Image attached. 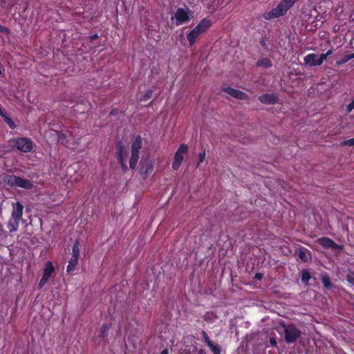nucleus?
<instances>
[{
	"instance_id": "1",
	"label": "nucleus",
	"mask_w": 354,
	"mask_h": 354,
	"mask_svg": "<svg viewBox=\"0 0 354 354\" xmlns=\"http://www.w3.org/2000/svg\"><path fill=\"white\" fill-rule=\"evenodd\" d=\"M299 0H281L276 8H272L269 12L263 13V17L266 20H270L274 18H278L284 16L288 10H290L295 3Z\"/></svg>"
},
{
	"instance_id": "2",
	"label": "nucleus",
	"mask_w": 354,
	"mask_h": 354,
	"mask_svg": "<svg viewBox=\"0 0 354 354\" xmlns=\"http://www.w3.org/2000/svg\"><path fill=\"white\" fill-rule=\"evenodd\" d=\"M212 25L209 19L207 18L203 19L199 24L194 27L187 35V39L190 46H192L196 39L203 34Z\"/></svg>"
},
{
	"instance_id": "3",
	"label": "nucleus",
	"mask_w": 354,
	"mask_h": 354,
	"mask_svg": "<svg viewBox=\"0 0 354 354\" xmlns=\"http://www.w3.org/2000/svg\"><path fill=\"white\" fill-rule=\"evenodd\" d=\"M4 182L12 187H20L28 190L32 189L34 186L30 180L15 175H7L4 178Z\"/></svg>"
},
{
	"instance_id": "4",
	"label": "nucleus",
	"mask_w": 354,
	"mask_h": 354,
	"mask_svg": "<svg viewBox=\"0 0 354 354\" xmlns=\"http://www.w3.org/2000/svg\"><path fill=\"white\" fill-rule=\"evenodd\" d=\"M281 326L283 328L284 340L288 344L295 342L301 335V330L293 324L282 323Z\"/></svg>"
},
{
	"instance_id": "5",
	"label": "nucleus",
	"mask_w": 354,
	"mask_h": 354,
	"mask_svg": "<svg viewBox=\"0 0 354 354\" xmlns=\"http://www.w3.org/2000/svg\"><path fill=\"white\" fill-rule=\"evenodd\" d=\"M9 142L12 147L24 153L30 152L33 148L32 141L28 138H13L9 140Z\"/></svg>"
},
{
	"instance_id": "6",
	"label": "nucleus",
	"mask_w": 354,
	"mask_h": 354,
	"mask_svg": "<svg viewBox=\"0 0 354 354\" xmlns=\"http://www.w3.org/2000/svg\"><path fill=\"white\" fill-rule=\"evenodd\" d=\"M188 151V146L186 144H180L178 149L176 151L172 162V169L178 170L184 159V154Z\"/></svg>"
},
{
	"instance_id": "7",
	"label": "nucleus",
	"mask_w": 354,
	"mask_h": 354,
	"mask_svg": "<svg viewBox=\"0 0 354 354\" xmlns=\"http://www.w3.org/2000/svg\"><path fill=\"white\" fill-rule=\"evenodd\" d=\"M54 272L55 268L53 263L51 261H47L45 263L42 277L37 286L39 290L41 289L45 286Z\"/></svg>"
},
{
	"instance_id": "8",
	"label": "nucleus",
	"mask_w": 354,
	"mask_h": 354,
	"mask_svg": "<svg viewBox=\"0 0 354 354\" xmlns=\"http://www.w3.org/2000/svg\"><path fill=\"white\" fill-rule=\"evenodd\" d=\"M317 243L325 249H333L337 250H342L344 248L343 245H338L335 243L331 239L324 236L317 239Z\"/></svg>"
},
{
	"instance_id": "9",
	"label": "nucleus",
	"mask_w": 354,
	"mask_h": 354,
	"mask_svg": "<svg viewBox=\"0 0 354 354\" xmlns=\"http://www.w3.org/2000/svg\"><path fill=\"white\" fill-rule=\"evenodd\" d=\"M222 91L237 100H244L249 98V96L245 93L230 86L224 87L222 88Z\"/></svg>"
},
{
	"instance_id": "10",
	"label": "nucleus",
	"mask_w": 354,
	"mask_h": 354,
	"mask_svg": "<svg viewBox=\"0 0 354 354\" xmlns=\"http://www.w3.org/2000/svg\"><path fill=\"white\" fill-rule=\"evenodd\" d=\"M176 25L180 26L187 23L190 20L187 11L182 8H178L175 13Z\"/></svg>"
},
{
	"instance_id": "11",
	"label": "nucleus",
	"mask_w": 354,
	"mask_h": 354,
	"mask_svg": "<svg viewBox=\"0 0 354 354\" xmlns=\"http://www.w3.org/2000/svg\"><path fill=\"white\" fill-rule=\"evenodd\" d=\"M153 167L151 160L149 159L140 160V174L142 178H146L152 171Z\"/></svg>"
},
{
	"instance_id": "12",
	"label": "nucleus",
	"mask_w": 354,
	"mask_h": 354,
	"mask_svg": "<svg viewBox=\"0 0 354 354\" xmlns=\"http://www.w3.org/2000/svg\"><path fill=\"white\" fill-rule=\"evenodd\" d=\"M259 100L265 104H275L278 102L279 98L274 93H266L260 95Z\"/></svg>"
},
{
	"instance_id": "13",
	"label": "nucleus",
	"mask_w": 354,
	"mask_h": 354,
	"mask_svg": "<svg viewBox=\"0 0 354 354\" xmlns=\"http://www.w3.org/2000/svg\"><path fill=\"white\" fill-rule=\"evenodd\" d=\"M24 206L20 202H17L12 205V218L19 221L22 218Z\"/></svg>"
},
{
	"instance_id": "14",
	"label": "nucleus",
	"mask_w": 354,
	"mask_h": 354,
	"mask_svg": "<svg viewBox=\"0 0 354 354\" xmlns=\"http://www.w3.org/2000/svg\"><path fill=\"white\" fill-rule=\"evenodd\" d=\"M296 254L299 259L304 263H306L310 259V252L304 247L300 246L296 250Z\"/></svg>"
},
{
	"instance_id": "15",
	"label": "nucleus",
	"mask_w": 354,
	"mask_h": 354,
	"mask_svg": "<svg viewBox=\"0 0 354 354\" xmlns=\"http://www.w3.org/2000/svg\"><path fill=\"white\" fill-rule=\"evenodd\" d=\"M304 60L306 64L309 65L310 66H320V64H318V55L316 54H308L304 57Z\"/></svg>"
},
{
	"instance_id": "16",
	"label": "nucleus",
	"mask_w": 354,
	"mask_h": 354,
	"mask_svg": "<svg viewBox=\"0 0 354 354\" xmlns=\"http://www.w3.org/2000/svg\"><path fill=\"white\" fill-rule=\"evenodd\" d=\"M124 153H125L124 146L122 143H119L117 146V151H116L115 158L120 165L124 162Z\"/></svg>"
},
{
	"instance_id": "17",
	"label": "nucleus",
	"mask_w": 354,
	"mask_h": 354,
	"mask_svg": "<svg viewBox=\"0 0 354 354\" xmlns=\"http://www.w3.org/2000/svg\"><path fill=\"white\" fill-rule=\"evenodd\" d=\"M142 146V138L140 136H137L131 144V151L140 153V149Z\"/></svg>"
},
{
	"instance_id": "18",
	"label": "nucleus",
	"mask_w": 354,
	"mask_h": 354,
	"mask_svg": "<svg viewBox=\"0 0 354 354\" xmlns=\"http://www.w3.org/2000/svg\"><path fill=\"white\" fill-rule=\"evenodd\" d=\"M19 224V221L11 218L7 223V229L10 233L14 232L17 230Z\"/></svg>"
},
{
	"instance_id": "19",
	"label": "nucleus",
	"mask_w": 354,
	"mask_h": 354,
	"mask_svg": "<svg viewBox=\"0 0 354 354\" xmlns=\"http://www.w3.org/2000/svg\"><path fill=\"white\" fill-rule=\"evenodd\" d=\"M257 67H263L265 68H269L272 66V62L268 57H264L258 60L256 63Z\"/></svg>"
},
{
	"instance_id": "20",
	"label": "nucleus",
	"mask_w": 354,
	"mask_h": 354,
	"mask_svg": "<svg viewBox=\"0 0 354 354\" xmlns=\"http://www.w3.org/2000/svg\"><path fill=\"white\" fill-rule=\"evenodd\" d=\"M131 155L129 160V167L130 169H133L136 168L138 163L140 153L132 151H131Z\"/></svg>"
},
{
	"instance_id": "21",
	"label": "nucleus",
	"mask_w": 354,
	"mask_h": 354,
	"mask_svg": "<svg viewBox=\"0 0 354 354\" xmlns=\"http://www.w3.org/2000/svg\"><path fill=\"white\" fill-rule=\"evenodd\" d=\"M80 245L78 240H76L72 247V257L73 258L80 259Z\"/></svg>"
},
{
	"instance_id": "22",
	"label": "nucleus",
	"mask_w": 354,
	"mask_h": 354,
	"mask_svg": "<svg viewBox=\"0 0 354 354\" xmlns=\"http://www.w3.org/2000/svg\"><path fill=\"white\" fill-rule=\"evenodd\" d=\"M78 261L79 259L71 257L68 261V264L66 268V272L68 273H72L75 270V267L77 266Z\"/></svg>"
},
{
	"instance_id": "23",
	"label": "nucleus",
	"mask_w": 354,
	"mask_h": 354,
	"mask_svg": "<svg viewBox=\"0 0 354 354\" xmlns=\"http://www.w3.org/2000/svg\"><path fill=\"white\" fill-rule=\"evenodd\" d=\"M321 281H322L324 286L326 289L330 290L332 288L333 283L330 281V277L328 274L325 273L324 274H322Z\"/></svg>"
},
{
	"instance_id": "24",
	"label": "nucleus",
	"mask_w": 354,
	"mask_h": 354,
	"mask_svg": "<svg viewBox=\"0 0 354 354\" xmlns=\"http://www.w3.org/2000/svg\"><path fill=\"white\" fill-rule=\"evenodd\" d=\"M353 58H354V53L349 54V55H346L343 56L340 59L336 61V65L337 66H341V65L348 62L349 60H351V59H353Z\"/></svg>"
},
{
	"instance_id": "25",
	"label": "nucleus",
	"mask_w": 354,
	"mask_h": 354,
	"mask_svg": "<svg viewBox=\"0 0 354 354\" xmlns=\"http://www.w3.org/2000/svg\"><path fill=\"white\" fill-rule=\"evenodd\" d=\"M311 279V274L307 269H304L301 272V280L304 284H308L309 280Z\"/></svg>"
},
{
	"instance_id": "26",
	"label": "nucleus",
	"mask_w": 354,
	"mask_h": 354,
	"mask_svg": "<svg viewBox=\"0 0 354 354\" xmlns=\"http://www.w3.org/2000/svg\"><path fill=\"white\" fill-rule=\"evenodd\" d=\"M213 354H221V349L218 344H214L213 342L207 345Z\"/></svg>"
},
{
	"instance_id": "27",
	"label": "nucleus",
	"mask_w": 354,
	"mask_h": 354,
	"mask_svg": "<svg viewBox=\"0 0 354 354\" xmlns=\"http://www.w3.org/2000/svg\"><path fill=\"white\" fill-rule=\"evenodd\" d=\"M3 121L9 126L11 129H15L16 128V124L12 121V120L8 115V114H5L4 116L2 117Z\"/></svg>"
},
{
	"instance_id": "28",
	"label": "nucleus",
	"mask_w": 354,
	"mask_h": 354,
	"mask_svg": "<svg viewBox=\"0 0 354 354\" xmlns=\"http://www.w3.org/2000/svg\"><path fill=\"white\" fill-rule=\"evenodd\" d=\"M110 328V326L107 324H103L100 328V333L99 335V337L104 338L106 335L107 332L109 331Z\"/></svg>"
},
{
	"instance_id": "29",
	"label": "nucleus",
	"mask_w": 354,
	"mask_h": 354,
	"mask_svg": "<svg viewBox=\"0 0 354 354\" xmlns=\"http://www.w3.org/2000/svg\"><path fill=\"white\" fill-rule=\"evenodd\" d=\"M201 335L203 341L205 343V344L207 346L212 342V340L210 339L208 334L205 330L201 331Z\"/></svg>"
},
{
	"instance_id": "30",
	"label": "nucleus",
	"mask_w": 354,
	"mask_h": 354,
	"mask_svg": "<svg viewBox=\"0 0 354 354\" xmlns=\"http://www.w3.org/2000/svg\"><path fill=\"white\" fill-rule=\"evenodd\" d=\"M218 317L214 312H207L205 313L204 318L206 321L216 319Z\"/></svg>"
},
{
	"instance_id": "31",
	"label": "nucleus",
	"mask_w": 354,
	"mask_h": 354,
	"mask_svg": "<svg viewBox=\"0 0 354 354\" xmlns=\"http://www.w3.org/2000/svg\"><path fill=\"white\" fill-rule=\"evenodd\" d=\"M153 95V91L149 89L147 90L145 93L142 95V98L140 99L141 101H147L149 100Z\"/></svg>"
},
{
	"instance_id": "32",
	"label": "nucleus",
	"mask_w": 354,
	"mask_h": 354,
	"mask_svg": "<svg viewBox=\"0 0 354 354\" xmlns=\"http://www.w3.org/2000/svg\"><path fill=\"white\" fill-rule=\"evenodd\" d=\"M205 158V151H203V152L200 153L198 155V161L197 163V167L200 166V164L202 163Z\"/></svg>"
},
{
	"instance_id": "33",
	"label": "nucleus",
	"mask_w": 354,
	"mask_h": 354,
	"mask_svg": "<svg viewBox=\"0 0 354 354\" xmlns=\"http://www.w3.org/2000/svg\"><path fill=\"white\" fill-rule=\"evenodd\" d=\"M342 145L353 147L354 146V138H351V139L344 141L342 143Z\"/></svg>"
},
{
	"instance_id": "34",
	"label": "nucleus",
	"mask_w": 354,
	"mask_h": 354,
	"mask_svg": "<svg viewBox=\"0 0 354 354\" xmlns=\"http://www.w3.org/2000/svg\"><path fill=\"white\" fill-rule=\"evenodd\" d=\"M346 281L351 286H354V275L348 274L346 275Z\"/></svg>"
},
{
	"instance_id": "35",
	"label": "nucleus",
	"mask_w": 354,
	"mask_h": 354,
	"mask_svg": "<svg viewBox=\"0 0 354 354\" xmlns=\"http://www.w3.org/2000/svg\"><path fill=\"white\" fill-rule=\"evenodd\" d=\"M327 59V57L325 53H322L319 56H318V64L322 65L324 60Z\"/></svg>"
},
{
	"instance_id": "36",
	"label": "nucleus",
	"mask_w": 354,
	"mask_h": 354,
	"mask_svg": "<svg viewBox=\"0 0 354 354\" xmlns=\"http://www.w3.org/2000/svg\"><path fill=\"white\" fill-rule=\"evenodd\" d=\"M0 32L9 35L10 33V30L7 27L0 25Z\"/></svg>"
},
{
	"instance_id": "37",
	"label": "nucleus",
	"mask_w": 354,
	"mask_h": 354,
	"mask_svg": "<svg viewBox=\"0 0 354 354\" xmlns=\"http://www.w3.org/2000/svg\"><path fill=\"white\" fill-rule=\"evenodd\" d=\"M354 109V99L347 105L346 111L351 113Z\"/></svg>"
},
{
	"instance_id": "38",
	"label": "nucleus",
	"mask_w": 354,
	"mask_h": 354,
	"mask_svg": "<svg viewBox=\"0 0 354 354\" xmlns=\"http://www.w3.org/2000/svg\"><path fill=\"white\" fill-rule=\"evenodd\" d=\"M263 274L257 272L255 274L254 279L260 281L263 279Z\"/></svg>"
},
{
	"instance_id": "39",
	"label": "nucleus",
	"mask_w": 354,
	"mask_h": 354,
	"mask_svg": "<svg viewBox=\"0 0 354 354\" xmlns=\"http://www.w3.org/2000/svg\"><path fill=\"white\" fill-rule=\"evenodd\" d=\"M120 166H121V169L123 172H126L128 170V167H127V164L125 163V162L120 164Z\"/></svg>"
},
{
	"instance_id": "40",
	"label": "nucleus",
	"mask_w": 354,
	"mask_h": 354,
	"mask_svg": "<svg viewBox=\"0 0 354 354\" xmlns=\"http://www.w3.org/2000/svg\"><path fill=\"white\" fill-rule=\"evenodd\" d=\"M99 37L97 33L93 34L89 37V39L91 41L97 39Z\"/></svg>"
},
{
	"instance_id": "41",
	"label": "nucleus",
	"mask_w": 354,
	"mask_h": 354,
	"mask_svg": "<svg viewBox=\"0 0 354 354\" xmlns=\"http://www.w3.org/2000/svg\"><path fill=\"white\" fill-rule=\"evenodd\" d=\"M270 343L272 346H277V341L274 338H271L270 339Z\"/></svg>"
},
{
	"instance_id": "42",
	"label": "nucleus",
	"mask_w": 354,
	"mask_h": 354,
	"mask_svg": "<svg viewBox=\"0 0 354 354\" xmlns=\"http://www.w3.org/2000/svg\"><path fill=\"white\" fill-rule=\"evenodd\" d=\"M260 44L265 49L267 48V44L263 39L260 40Z\"/></svg>"
},
{
	"instance_id": "43",
	"label": "nucleus",
	"mask_w": 354,
	"mask_h": 354,
	"mask_svg": "<svg viewBox=\"0 0 354 354\" xmlns=\"http://www.w3.org/2000/svg\"><path fill=\"white\" fill-rule=\"evenodd\" d=\"M118 113V110L115 109H113L111 111L110 115H115Z\"/></svg>"
},
{
	"instance_id": "44",
	"label": "nucleus",
	"mask_w": 354,
	"mask_h": 354,
	"mask_svg": "<svg viewBox=\"0 0 354 354\" xmlns=\"http://www.w3.org/2000/svg\"><path fill=\"white\" fill-rule=\"evenodd\" d=\"M168 353H169L168 349L166 348L163 349L160 354H168Z\"/></svg>"
},
{
	"instance_id": "45",
	"label": "nucleus",
	"mask_w": 354,
	"mask_h": 354,
	"mask_svg": "<svg viewBox=\"0 0 354 354\" xmlns=\"http://www.w3.org/2000/svg\"><path fill=\"white\" fill-rule=\"evenodd\" d=\"M332 53H333V50H328L325 54H326V57H328Z\"/></svg>"
},
{
	"instance_id": "46",
	"label": "nucleus",
	"mask_w": 354,
	"mask_h": 354,
	"mask_svg": "<svg viewBox=\"0 0 354 354\" xmlns=\"http://www.w3.org/2000/svg\"><path fill=\"white\" fill-rule=\"evenodd\" d=\"M204 353V351L203 349H201L199 351H198V353L199 354H203Z\"/></svg>"
},
{
	"instance_id": "47",
	"label": "nucleus",
	"mask_w": 354,
	"mask_h": 354,
	"mask_svg": "<svg viewBox=\"0 0 354 354\" xmlns=\"http://www.w3.org/2000/svg\"><path fill=\"white\" fill-rule=\"evenodd\" d=\"M349 44H350V45H352V44H353V39H351V40L350 41Z\"/></svg>"
}]
</instances>
